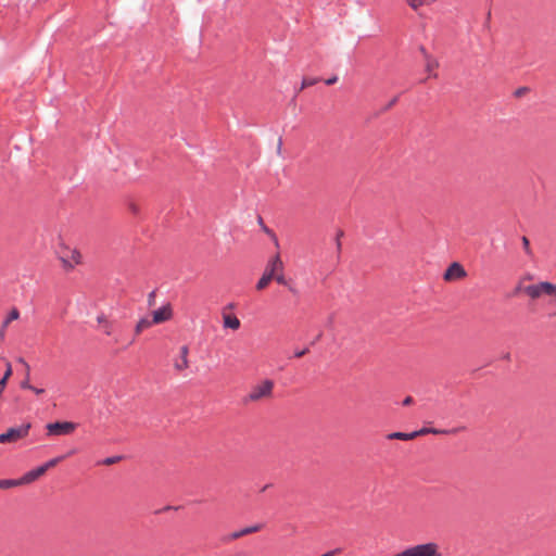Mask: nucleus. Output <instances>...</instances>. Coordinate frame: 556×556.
Returning <instances> with one entry per match:
<instances>
[{
    "label": "nucleus",
    "mask_w": 556,
    "mask_h": 556,
    "mask_svg": "<svg viewBox=\"0 0 556 556\" xmlns=\"http://www.w3.org/2000/svg\"><path fill=\"white\" fill-rule=\"evenodd\" d=\"M275 382L271 379H263L252 386L249 393L244 397V403H258L268 401L273 397Z\"/></svg>",
    "instance_id": "obj_1"
},
{
    "label": "nucleus",
    "mask_w": 556,
    "mask_h": 556,
    "mask_svg": "<svg viewBox=\"0 0 556 556\" xmlns=\"http://www.w3.org/2000/svg\"><path fill=\"white\" fill-rule=\"evenodd\" d=\"M281 270H285V265L280 258V255L276 254L268 261L262 277L256 283V289L261 291L267 288L270 281L275 280L277 271Z\"/></svg>",
    "instance_id": "obj_2"
},
{
    "label": "nucleus",
    "mask_w": 556,
    "mask_h": 556,
    "mask_svg": "<svg viewBox=\"0 0 556 556\" xmlns=\"http://www.w3.org/2000/svg\"><path fill=\"white\" fill-rule=\"evenodd\" d=\"M523 291L532 300H538L542 296L551 298L552 303L556 304V285L542 281L535 285H530L523 288Z\"/></svg>",
    "instance_id": "obj_3"
},
{
    "label": "nucleus",
    "mask_w": 556,
    "mask_h": 556,
    "mask_svg": "<svg viewBox=\"0 0 556 556\" xmlns=\"http://www.w3.org/2000/svg\"><path fill=\"white\" fill-rule=\"evenodd\" d=\"M30 424H24L20 427L9 428L7 432L0 434V443H14L28 435Z\"/></svg>",
    "instance_id": "obj_4"
},
{
    "label": "nucleus",
    "mask_w": 556,
    "mask_h": 556,
    "mask_svg": "<svg viewBox=\"0 0 556 556\" xmlns=\"http://www.w3.org/2000/svg\"><path fill=\"white\" fill-rule=\"evenodd\" d=\"M408 556H442L440 546L435 542L417 544L407 548Z\"/></svg>",
    "instance_id": "obj_5"
},
{
    "label": "nucleus",
    "mask_w": 556,
    "mask_h": 556,
    "mask_svg": "<svg viewBox=\"0 0 556 556\" xmlns=\"http://www.w3.org/2000/svg\"><path fill=\"white\" fill-rule=\"evenodd\" d=\"M60 261L65 270H72L75 266L81 264L83 255L77 249L65 248L60 253Z\"/></svg>",
    "instance_id": "obj_6"
},
{
    "label": "nucleus",
    "mask_w": 556,
    "mask_h": 556,
    "mask_svg": "<svg viewBox=\"0 0 556 556\" xmlns=\"http://www.w3.org/2000/svg\"><path fill=\"white\" fill-rule=\"evenodd\" d=\"M77 428V425L72 421H56L50 422L46 426L47 435L60 437L72 434Z\"/></svg>",
    "instance_id": "obj_7"
},
{
    "label": "nucleus",
    "mask_w": 556,
    "mask_h": 556,
    "mask_svg": "<svg viewBox=\"0 0 556 556\" xmlns=\"http://www.w3.org/2000/svg\"><path fill=\"white\" fill-rule=\"evenodd\" d=\"M174 317V309L170 303H166L163 306L152 312V323L160 325L172 320Z\"/></svg>",
    "instance_id": "obj_8"
},
{
    "label": "nucleus",
    "mask_w": 556,
    "mask_h": 556,
    "mask_svg": "<svg viewBox=\"0 0 556 556\" xmlns=\"http://www.w3.org/2000/svg\"><path fill=\"white\" fill-rule=\"evenodd\" d=\"M189 346L188 345H181L179 348V355L174 359L173 367L175 371L181 374L186 371L190 367L189 362Z\"/></svg>",
    "instance_id": "obj_9"
},
{
    "label": "nucleus",
    "mask_w": 556,
    "mask_h": 556,
    "mask_svg": "<svg viewBox=\"0 0 556 556\" xmlns=\"http://www.w3.org/2000/svg\"><path fill=\"white\" fill-rule=\"evenodd\" d=\"M466 276L467 271L464 266L458 262H454L446 268L443 279L445 281H456L465 278Z\"/></svg>",
    "instance_id": "obj_10"
},
{
    "label": "nucleus",
    "mask_w": 556,
    "mask_h": 556,
    "mask_svg": "<svg viewBox=\"0 0 556 556\" xmlns=\"http://www.w3.org/2000/svg\"><path fill=\"white\" fill-rule=\"evenodd\" d=\"M420 51L424 54L426 72L429 74V76L437 77L435 70L439 67V62L433 56H431L425 50V48H421Z\"/></svg>",
    "instance_id": "obj_11"
},
{
    "label": "nucleus",
    "mask_w": 556,
    "mask_h": 556,
    "mask_svg": "<svg viewBox=\"0 0 556 556\" xmlns=\"http://www.w3.org/2000/svg\"><path fill=\"white\" fill-rule=\"evenodd\" d=\"M45 473H46L45 472V468H42V466H39V467H37V468L33 469V470H29L22 478H20L21 485L29 484V483L36 481L37 479H39Z\"/></svg>",
    "instance_id": "obj_12"
},
{
    "label": "nucleus",
    "mask_w": 556,
    "mask_h": 556,
    "mask_svg": "<svg viewBox=\"0 0 556 556\" xmlns=\"http://www.w3.org/2000/svg\"><path fill=\"white\" fill-rule=\"evenodd\" d=\"M98 328L106 336L113 334V323L104 314L97 316Z\"/></svg>",
    "instance_id": "obj_13"
},
{
    "label": "nucleus",
    "mask_w": 556,
    "mask_h": 556,
    "mask_svg": "<svg viewBox=\"0 0 556 556\" xmlns=\"http://www.w3.org/2000/svg\"><path fill=\"white\" fill-rule=\"evenodd\" d=\"M223 326L224 328H229L231 330H238L241 326L240 319L231 314L223 312Z\"/></svg>",
    "instance_id": "obj_14"
},
{
    "label": "nucleus",
    "mask_w": 556,
    "mask_h": 556,
    "mask_svg": "<svg viewBox=\"0 0 556 556\" xmlns=\"http://www.w3.org/2000/svg\"><path fill=\"white\" fill-rule=\"evenodd\" d=\"M20 317V312L17 308H12L9 313L8 317L2 323V326L0 328V339H3L5 336V329L8 326H10V323L13 320H16Z\"/></svg>",
    "instance_id": "obj_15"
},
{
    "label": "nucleus",
    "mask_w": 556,
    "mask_h": 556,
    "mask_svg": "<svg viewBox=\"0 0 556 556\" xmlns=\"http://www.w3.org/2000/svg\"><path fill=\"white\" fill-rule=\"evenodd\" d=\"M263 528L262 525H255V526H251V527H247L240 531H236L233 533H231V539L232 540H237L243 535H248V534H251V533H255L257 531H260L261 529Z\"/></svg>",
    "instance_id": "obj_16"
},
{
    "label": "nucleus",
    "mask_w": 556,
    "mask_h": 556,
    "mask_svg": "<svg viewBox=\"0 0 556 556\" xmlns=\"http://www.w3.org/2000/svg\"><path fill=\"white\" fill-rule=\"evenodd\" d=\"M155 324L152 323V318L143 317L138 320V323L135 326V333L140 334L143 330L154 326Z\"/></svg>",
    "instance_id": "obj_17"
},
{
    "label": "nucleus",
    "mask_w": 556,
    "mask_h": 556,
    "mask_svg": "<svg viewBox=\"0 0 556 556\" xmlns=\"http://www.w3.org/2000/svg\"><path fill=\"white\" fill-rule=\"evenodd\" d=\"M456 430L453 429L451 430V433H455ZM428 433H432V434H442V433H450V431L447 430H440V429H435V428H422L418 431H414L413 434H415V438H417L418 435H425V434H428Z\"/></svg>",
    "instance_id": "obj_18"
},
{
    "label": "nucleus",
    "mask_w": 556,
    "mask_h": 556,
    "mask_svg": "<svg viewBox=\"0 0 556 556\" xmlns=\"http://www.w3.org/2000/svg\"><path fill=\"white\" fill-rule=\"evenodd\" d=\"M404 1L407 3V5L412 10L418 11L421 7L433 4L437 0H404Z\"/></svg>",
    "instance_id": "obj_19"
},
{
    "label": "nucleus",
    "mask_w": 556,
    "mask_h": 556,
    "mask_svg": "<svg viewBox=\"0 0 556 556\" xmlns=\"http://www.w3.org/2000/svg\"><path fill=\"white\" fill-rule=\"evenodd\" d=\"M388 439L389 440H404V441H407V440H413L415 439V434H413V432L410 433H405V432H392L388 435Z\"/></svg>",
    "instance_id": "obj_20"
},
{
    "label": "nucleus",
    "mask_w": 556,
    "mask_h": 556,
    "mask_svg": "<svg viewBox=\"0 0 556 556\" xmlns=\"http://www.w3.org/2000/svg\"><path fill=\"white\" fill-rule=\"evenodd\" d=\"M20 479H0V489L7 490L15 486H20Z\"/></svg>",
    "instance_id": "obj_21"
},
{
    "label": "nucleus",
    "mask_w": 556,
    "mask_h": 556,
    "mask_svg": "<svg viewBox=\"0 0 556 556\" xmlns=\"http://www.w3.org/2000/svg\"><path fill=\"white\" fill-rule=\"evenodd\" d=\"M20 362L24 363L27 368V374H26L25 379L21 382V388L29 391L30 389H33V384L30 383V380H29V366L27 363L24 362L23 358H21Z\"/></svg>",
    "instance_id": "obj_22"
},
{
    "label": "nucleus",
    "mask_w": 556,
    "mask_h": 556,
    "mask_svg": "<svg viewBox=\"0 0 556 556\" xmlns=\"http://www.w3.org/2000/svg\"><path fill=\"white\" fill-rule=\"evenodd\" d=\"M63 456H59V457H55V458H52L50 460H48L47 463H45L42 466V468H45V472H47L50 468H53L54 466H56L60 462L63 460Z\"/></svg>",
    "instance_id": "obj_23"
},
{
    "label": "nucleus",
    "mask_w": 556,
    "mask_h": 556,
    "mask_svg": "<svg viewBox=\"0 0 556 556\" xmlns=\"http://www.w3.org/2000/svg\"><path fill=\"white\" fill-rule=\"evenodd\" d=\"M318 80L315 78H304L302 80L301 90L315 85Z\"/></svg>",
    "instance_id": "obj_24"
},
{
    "label": "nucleus",
    "mask_w": 556,
    "mask_h": 556,
    "mask_svg": "<svg viewBox=\"0 0 556 556\" xmlns=\"http://www.w3.org/2000/svg\"><path fill=\"white\" fill-rule=\"evenodd\" d=\"M275 280L280 283V285H283L286 286L287 285V280H286V277H285V273L283 270L281 271H277L276 274V277H275Z\"/></svg>",
    "instance_id": "obj_25"
},
{
    "label": "nucleus",
    "mask_w": 556,
    "mask_h": 556,
    "mask_svg": "<svg viewBox=\"0 0 556 556\" xmlns=\"http://www.w3.org/2000/svg\"><path fill=\"white\" fill-rule=\"evenodd\" d=\"M29 391H31L36 396H41L46 393V390L43 388H39L36 386H33V389H30Z\"/></svg>",
    "instance_id": "obj_26"
},
{
    "label": "nucleus",
    "mask_w": 556,
    "mask_h": 556,
    "mask_svg": "<svg viewBox=\"0 0 556 556\" xmlns=\"http://www.w3.org/2000/svg\"><path fill=\"white\" fill-rule=\"evenodd\" d=\"M154 303H155V291H152L148 295V304H149V306H152V305H154Z\"/></svg>",
    "instance_id": "obj_27"
},
{
    "label": "nucleus",
    "mask_w": 556,
    "mask_h": 556,
    "mask_svg": "<svg viewBox=\"0 0 556 556\" xmlns=\"http://www.w3.org/2000/svg\"><path fill=\"white\" fill-rule=\"evenodd\" d=\"M119 459V457H109L103 460L104 465H112L116 463Z\"/></svg>",
    "instance_id": "obj_28"
},
{
    "label": "nucleus",
    "mask_w": 556,
    "mask_h": 556,
    "mask_svg": "<svg viewBox=\"0 0 556 556\" xmlns=\"http://www.w3.org/2000/svg\"><path fill=\"white\" fill-rule=\"evenodd\" d=\"M306 353H308V349H307V348H305V349H303V350H300V351H296V352L294 353V356H295V357H298V358H300V357L304 356Z\"/></svg>",
    "instance_id": "obj_29"
},
{
    "label": "nucleus",
    "mask_w": 556,
    "mask_h": 556,
    "mask_svg": "<svg viewBox=\"0 0 556 556\" xmlns=\"http://www.w3.org/2000/svg\"><path fill=\"white\" fill-rule=\"evenodd\" d=\"M522 244L525 247V250L527 251V253H530V248H529V240L527 237H523L522 238Z\"/></svg>",
    "instance_id": "obj_30"
},
{
    "label": "nucleus",
    "mask_w": 556,
    "mask_h": 556,
    "mask_svg": "<svg viewBox=\"0 0 556 556\" xmlns=\"http://www.w3.org/2000/svg\"><path fill=\"white\" fill-rule=\"evenodd\" d=\"M339 552H340V549L336 548V549H332V551H329V552L323 554L321 556H336Z\"/></svg>",
    "instance_id": "obj_31"
},
{
    "label": "nucleus",
    "mask_w": 556,
    "mask_h": 556,
    "mask_svg": "<svg viewBox=\"0 0 556 556\" xmlns=\"http://www.w3.org/2000/svg\"><path fill=\"white\" fill-rule=\"evenodd\" d=\"M337 80H338V77H337V76H333V77H331V78L327 79V80H326V84L330 86V85L336 84V83H337Z\"/></svg>",
    "instance_id": "obj_32"
},
{
    "label": "nucleus",
    "mask_w": 556,
    "mask_h": 556,
    "mask_svg": "<svg viewBox=\"0 0 556 556\" xmlns=\"http://www.w3.org/2000/svg\"><path fill=\"white\" fill-rule=\"evenodd\" d=\"M414 402L413 397L412 396H407L405 397V400L403 401V405H410L412 403Z\"/></svg>",
    "instance_id": "obj_33"
},
{
    "label": "nucleus",
    "mask_w": 556,
    "mask_h": 556,
    "mask_svg": "<svg viewBox=\"0 0 556 556\" xmlns=\"http://www.w3.org/2000/svg\"><path fill=\"white\" fill-rule=\"evenodd\" d=\"M393 556H408V551H407V548H406V549H404L403 552H401V553H399V554H395V555H393Z\"/></svg>",
    "instance_id": "obj_34"
},
{
    "label": "nucleus",
    "mask_w": 556,
    "mask_h": 556,
    "mask_svg": "<svg viewBox=\"0 0 556 556\" xmlns=\"http://www.w3.org/2000/svg\"><path fill=\"white\" fill-rule=\"evenodd\" d=\"M271 236H273V238H274V240H275V243H276V245H277V244H278V239L276 238V236H275L274 233H271Z\"/></svg>",
    "instance_id": "obj_35"
},
{
    "label": "nucleus",
    "mask_w": 556,
    "mask_h": 556,
    "mask_svg": "<svg viewBox=\"0 0 556 556\" xmlns=\"http://www.w3.org/2000/svg\"><path fill=\"white\" fill-rule=\"evenodd\" d=\"M131 210H132L134 213H136L137 212L136 205H131Z\"/></svg>",
    "instance_id": "obj_36"
}]
</instances>
